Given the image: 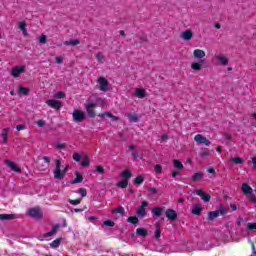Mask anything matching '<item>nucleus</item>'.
Listing matches in <instances>:
<instances>
[{
    "label": "nucleus",
    "instance_id": "1",
    "mask_svg": "<svg viewBox=\"0 0 256 256\" xmlns=\"http://www.w3.org/2000/svg\"><path fill=\"white\" fill-rule=\"evenodd\" d=\"M55 169H54V179H58L61 181V179L65 178V175H67V171H69V166H66L63 170H61V160L57 159L55 160Z\"/></svg>",
    "mask_w": 256,
    "mask_h": 256
},
{
    "label": "nucleus",
    "instance_id": "2",
    "mask_svg": "<svg viewBox=\"0 0 256 256\" xmlns=\"http://www.w3.org/2000/svg\"><path fill=\"white\" fill-rule=\"evenodd\" d=\"M227 212V208H225L223 205H220L218 210L208 212L207 220L214 221V219H217V217H223V215H227Z\"/></svg>",
    "mask_w": 256,
    "mask_h": 256
},
{
    "label": "nucleus",
    "instance_id": "3",
    "mask_svg": "<svg viewBox=\"0 0 256 256\" xmlns=\"http://www.w3.org/2000/svg\"><path fill=\"white\" fill-rule=\"evenodd\" d=\"M51 164V158L48 156H43L42 158H38L37 161V168L39 171H46V169H49V165Z\"/></svg>",
    "mask_w": 256,
    "mask_h": 256
},
{
    "label": "nucleus",
    "instance_id": "4",
    "mask_svg": "<svg viewBox=\"0 0 256 256\" xmlns=\"http://www.w3.org/2000/svg\"><path fill=\"white\" fill-rule=\"evenodd\" d=\"M85 112L82 110H74L72 113V119L74 123H83L86 119Z\"/></svg>",
    "mask_w": 256,
    "mask_h": 256
},
{
    "label": "nucleus",
    "instance_id": "5",
    "mask_svg": "<svg viewBox=\"0 0 256 256\" xmlns=\"http://www.w3.org/2000/svg\"><path fill=\"white\" fill-rule=\"evenodd\" d=\"M88 117L91 119H95L97 114L95 113V109H97V105L94 102L88 103L85 107Z\"/></svg>",
    "mask_w": 256,
    "mask_h": 256
},
{
    "label": "nucleus",
    "instance_id": "6",
    "mask_svg": "<svg viewBox=\"0 0 256 256\" xmlns=\"http://www.w3.org/2000/svg\"><path fill=\"white\" fill-rule=\"evenodd\" d=\"M194 141L198 145H206V147H210L211 146V141L207 140V137H205V136H203L201 134H197L194 137Z\"/></svg>",
    "mask_w": 256,
    "mask_h": 256
},
{
    "label": "nucleus",
    "instance_id": "7",
    "mask_svg": "<svg viewBox=\"0 0 256 256\" xmlns=\"http://www.w3.org/2000/svg\"><path fill=\"white\" fill-rule=\"evenodd\" d=\"M164 215L168 221H177V211L171 208L166 209Z\"/></svg>",
    "mask_w": 256,
    "mask_h": 256
},
{
    "label": "nucleus",
    "instance_id": "8",
    "mask_svg": "<svg viewBox=\"0 0 256 256\" xmlns=\"http://www.w3.org/2000/svg\"><path fill=\"white\" fill-rule=\"evenodd\" d=\"M98 83H99V89L100 91H103V92H107L109 91V81H107L105 79V77H99L98 78Z\"/></svg>",
    "mask_w": 256,
    "mask_h": 256
},
{
    "label": "nucleus",
    "instance_id": "9",
    "mask_svg": "<svg viewBox=\"0 0 256 256\" xmlns=\"http://www.w3.org/2000/svg\"><path fill=\"white\" fill-rule=\"evenodd\" d=\"M46 105H48V107H51L52 109H59L60 107H63V102L55 99H48L46 101Z\"/></svg>",
    "mask_w": 256,
    "mask_h": 256
},
{
    "label": "nucleus",
    "instance_id": "10",
    "mask_svg": "<svg viewBox=\"0 0 256 256\" xmlns=\"http://www.w3.org/2000/svg\"><path fill=\"white\" fill-rule=\"evenodd\" d=\"M28 214L30 217H33L34 219H41V217H43V212H41V209L39 208H31Z\"/></svg>",
    "mask_w": 256,
    "mask_h": 256
},
{
    "label": "nucleus",
    "instance_id": "11",
    "mask_svg": "<svg viewBox=\"0 0 256 256\" xmlns=\"http://www.w3.org/2000/svg\"><path fill=\"white\" fill-rule=\"evenodd\" d=\"M26 66H16L11 70L12 77H19L21 73H25Z\"/></svg>",
    "mask_w": 256,
    "mask_h": 256
},
{
    "label": "nucleus",
    "instance_id": "12",
    "mask_svg": "<svg viewBox=\"0 0 256 256\" xmlns=\"http://www.w3.org/2000/svg\"><path fill=\"white\" fill-rule=\"evenodd\" d=\"M5 165H7L8 167H10V169L12 171H14L15 173H21V168L18 167L17 164H15V162L9 160V159H5L4 160Z\"/></svg>",
    "mask_w": 256,
    "mask_h": 256
},
{
    "label": "nucleus",
    "instance_id": "13",
    "mask_svg": "<svg viewBox=\"0 0 256 256\" xmlns=\"http://www.w3.org/2000/svg\"><path fill=\"white\" fill-rule=\"evenodd\" d=\"M205 63L204 59H200L198 62H193L191 64V69H193V71H201Z\"/></svg>",
    "mask_w": 256,
    "mask_h": 256
},
{
    "label": "nucleus",
    "instance_id": "14",
    "mask_svg": "<svg viewBox=\"0 0 256 256\" xmlns=\"http://www.w3.org/2000/svg\"><path fill=\"white\" fill-rule=\"evenodd\" d=\"M203 211V205L200 203L194 204L192 208V215L201 216V212Z\"/></svg>",
    "mask_w": 256,
    "mask_h": 256
},
{
    "label": "nucleus",
    "instance_id": "15",
    "mask_svg": "<svg viewBox=\"0 0 256 256\" xmlns=\"http://www.w3.org/2000/svg\"><path fill=\"white\" fill-rule=\"evenodd\" d=\"M98 117H100V119H105V117H109L110 119H112V121H119V117L113 115L111 112H103L98 114Z\"/></svg>",
    "mask_w": 256,
    "mask_h": 256
},
{
    "label": "nucleus",
    "instance_id": "16",
    "mask_svg": "<svg viewBox=\"0 0 256 256\" xmlns=\"http://www.w3.org/2000/svg\"><path fill=\"white\" fill-rule=\"evenodd\" d=\"M181 38L183 41H191L193 39V31L191 30H186L181 33Z\"/></svg>",
    "mask_w": 256,
    "mask_h": 256
},
{
    "label": "nucleus",
    "instance_id": "17",
    "mask_svg": "<svg viewBox=\"0 0 256 256\" xmlns=\"http://www.w3.org/2000/svg\"><path fill=\"white\" fill-rule=\"evenodd\" d=\"M205 174H203V172H197L195 173L192 177H191V181L193 183H197L199 181H203V177Z\"/></svg>",
    "mask_w": 256,
    "mask_h": 256
},
{
    "label": "nucleus",
    "instance_id": "18",
    "mask_svg": "<svg viewBox=\"0 0 256 256\" xmlns=\"http://www.w3.org/2000/svg\"><path fill=\"white\" fill-rule=\"evenodd\" d=\"M206 53L201 49H195L193 52V57L195 59H203L205 57Z\"/></svg>",
    "mask_w": 256,
    "mask_h": 256
},
{
    "label": "nucleus",
    "instance_id": "19",
    "mask_svg": "<svg viewBox=\"0 0 256 256\" xmlns=\"http://www.w3.org/2000/svg\"><path fill=\"white\" fill-rule=\"evenodd\" d=\"M14 219H17L15 214H0V221H13Z\"/></svg>",
    "mask_w": 256,
    "mask_h": 256
},
{
    "label": "nucleus",
    "instance_id": "20",
    "mask_svg": "<svg viewBox=\"0 0 256 256\" xmlns=\"http://www.w3.org/2000/svg\"><path fill=\"white\" fill-rule=\"evenodd\" d=\"M242 193H244V195H251L253 193V188H251L249 184L244 183L242 184Z\"/></svg>",
    "mask_w": 256,
    "mask_h": 256
},
{
    "label": "nucleus",
    "instance_id": "21",
    "mask_svg": "<svg viewBox=\"0 0 256 256\" xmlns=\"http://www.w3.org/2000/svg\"><path fill=\"white\" fill-rule=\"evenodd\" d=\"M9 131H11V128H4L2 130V139H3V143L4 145H7V141H8V136H9Z\"/></svg>",
    "mask_w": 256,
    "mask_h": 256
},
{
    "label": "nucleus",
    "instance_id": "22",
    "mask_svg": "<svg viewBox=\"0 0 256 256\" xmlns=\"http://www.w3.org/2000/svg\"><path fill=\"white\" fill-rule=\"evenodd\" d=\"M151 213L155 217H161V215H163V208H161V207H154V208L151 209Z\"/></svg>",
    "mask_w": 256,
    "mask_h": 256
},
{
    "label": "nucleus",
    "instance_id": "23",
    "mask_svg": "<svg viewBox=\"0 0 256 256\" xmlns=\"http://www.w3.org/2000/svg\"><path fill=\"white\" fill-rule=\"evenodd\" d=\"M136 215L143 219V218L147 217V210H145V208L139 206L136 211Z\"/></svg>",
    "mask_w": 256,
    "mask_h": 256
},
{
    "label": "nucleus",
    "instance_id": "24",
    "mask_svg": "<svg viewBox=\"0 0 256 256\" xmlns=\"http://www.w3.org/2000/svg\"><path fill=\"white\" fill-rule=\"evenodd\" d=\"M76 178L71 182L72 185H77V183H83V175L79 172H75Z\"/></svg>",
    "mask_w": 256,
    "mask_h": 256
},
{
    "label": "nucleus",
    "instance_id": "25",
    "mask_svg": "<svg viewBox=\"0 0 256 256\" xmlns=\"http://www.w3.org/2000/svg\"><path fill=\"white\" fill-rule=\"evenodd\" d=\"M216 59H218L220 65H223V66L229 65V59H227L226 56L217 55Z\"/></svg>",
    "mask_w": 256,
    "mask_h": 256
},
{
    "label": "nucleus",
    "instance_id": "26",
    "mask_svg": "<svg viewBox=\"0 0 256 256\" xmlns=\"http://www.w3.org/2000/svg\"><path fill=\"white\" fill-rule=\"evenodd\" d=\"M136 235H138L139 237H147V235H149V232H147L145 228H137Z\"/></svg>",
    "mask_w": 256,
    "mask_h": 256
},
{
    "label": "nucleus",
    "instance_id": "27",
    "mask_svg": "<svg viewBox=\"0 0 256 256\" xmlns=\"http://www.w3.org/2000/svg\"><path fill=\"white\" fill-rule=\"evenodd\" d=\"M135 95L136 97H138V99H145L146 97L145 89H141V88L136 89Z\"/></svg>",
    "mask_w": 256,
    "mask_h": 256
},
{
    "label": "nucleus",
    "instance_id": "28",
    "mask_svg": "<svg viewBox=\"0 0 256 256\" xmlns=\"http://www.w3.org/2000/svg\"><path fill=\"white\" fill-rule=\"evenodd\" d=\"M81 43V41H79V39H70L68 41L64 42V45L69 46L72 45L73 47H76V45H79Z\"/></svg>",
    "mask_w": 256,
    "mask_h": 256
},
{
    "label": "nucleus",
    "instance_id": "29",
    "mask_svg": "<svg viewBox=\"0 0 256 256\" xmlns=\"http://www.w3.org/2000/svg\"><path fill=\"white\" fill-rule=\"evenodd\" d=\"M129 186V181L128 180H122V181H119L117 184H116V187H119V189H127V187Z\"/></svg>",
    "mask_w": 256,
    "mask_h": 256
},
{
    "label": "nucleus",
    "instance_id": "30",
    "mask_svg": "<svg viewBox=\"0 0 256 256\" xmlns=\"http://www.w3.org/2000/svg\"><path fill=\"white\" fill-rule=\"evenodd\" d=\"M132 173L129 171V170H124L122 173H121V177L126 180V181H129V179H131L132 177Z\"/></svg>",
    "mask_w": 256,
    "mask_h": 256
},
{
    "label": "nucleus",
    "instance_id": "31",
    "mask_svg": "<svg viewBox=\"0 0 256 256\" xmlns=\"http://www.w3.org/2000/svg\"><path fill=\"white\" fill-rule=\"evenodd\" d=\"M59 230V225L53 226L52 230L50 232H47L44 237H53Z\"/></svg>",
    "mask_w": 256,
    "mask_h": 256
},
{
    "label": "nucleus",
    "instance_id": "32",
    "mask_svg": "<svg viewBox=\"0 0 256 256\" xmlns=\"http://www.w3.org/2000/svg\"><path fill=\"white\" fill-rule=\"evenodd\" d=\"M112 213H118L119 215L123 216L125 215V208H123V206L116 207L112 209Z\"/></svg>",
    "mask_w": 256,
    "mask_h": 256
},
{
    "label": "nucleus",
    "instance_id": "33",
    "mask_svg": "<svg viewBox=\"0 0 256 256\" xmlns=\"http://www.w3.org/2000/svg\"><path fill=\"white\" fill-rule=\"evenodd\" d=\"M144 182H145V178L141 175L137 176L134 179V185H143Z\"/></svg>",
    "mask_w": 256,
    "mask_h": 256
},
{
    "label": "nucleus",
    "instance_id": "34",
    "mask_svg": "<svg viewBox=\"0 0 256 256\" xmlns=\"http://www.w3.org/2000/svg\"><path fill=\"white\" fill-rule=\"evenodd\" d=\"M127 223H131L132 225H137V223H139V218L137 216H130L127 219Z\"/></svg>",
    "mask_w": 256,
    "mask_h": 256
},
{
    "label": "nucleus",
    "instance_id": "35",
    "mask_svg": "<svg viewBox=\"0 0 256 256\" xmlns=\"http://www.w3.org/2000/svg\"><path fill=\"white\" fill-rule=\"evenodd\" d=\"M59 245H61V238H58V239L52 241V243H50V247L52 249H57L59 247Z\"/></svg>",
    "mask_w": 256,
    "mask_h": 256
},
{
    "label": "nucleus",
    "instance_id": "36",
    "mask_svg": "<svg viewBox=\"0 0 256 256\" xmlns=\"http://www.w3.org/2000/svg\"><path fill=\"white\" fill-rule=\"evenodd\" d=\"M18 93H21L22 95L27 96V95H29V89H28V88H25V87H23V86H20V87L18 88Z\"/></svg>",
    "mask_w": 256,
    "mask_h": 256
},
{
    "label": "nucleus",
    "instance_id": "37",
    "mask_svg": "<svg viewBox=\"0 0 256 256\" xmlns=\"http://www.w3.org/2000/svg\"><path fill=\"white\" fill-rule=\"evenodd\" d=\"M232 163H235L236 165H243V158L241 157H234L231 158Z\"/></svg>",
    "mask_w": 256,
    "mask_h": 256
},
{
    "label": "nucleus",
    "instance_id": "38",
    "mask_svg": "<svg viewBox=\"0 0 256 256\" xmlns=\"http://www.w3.org/2000/svg\"><path fill=\"white\" fill-rule=\"evenodd\" d=\"M128 118L130 119V121H132V123H137L139 121V117H137L136 114H128Z\"/></svg>",
    "mask_w": 256,
    "mask_h": 256
},
{
    "label": "nucleus",
    "instance_id": "39",
    "mask_svg": "<svg viewBox=\"0 0 256 256\" xmlns=\"http://www.w3.org/2000/svg\"><path fill=\"white\" fill-rule=\"evenodd\" d=\"M82 167H89V156L84 155V160L80 163Z\"/></svg>",
    "mask_w": 256,
    "mask_h": 256
},
{
    "label": "nucleus",
    "instance_id": "40",
    "mask_svg": "<svg viewBox=\"0 0 256 256\" xmlns=\"http://www.w3.org/2000/svg\"><path fill=\"white\" fill-rule=\"evenodd\" d=\"M173 163L176 169H183V163L180 160H174Z\"/></svg>",
    "mask_w": 256,
    "mask_h": 256
},
{
    "label": "nucleus",
    "instance_id": "41",
    "mask_svg": "<svg viewBox=\"0 0 256 256\" xmlns=\"http://www.w3.org/2000/svg\"><path fill=\"white\" fill-rule=\"evenodd\" d=\"M54 97H55L56 99H65V92H61V91L56 92L55 95H54Z\"/></svg>",
    "mask_w": 256,
    "mask_h": 256
},
{
    "label": "nucleus",
    "instance_id": "42",
    "mask_svg": "<svg viewBox=\"0 0 256 256\" xmlns=\"http://www.w3.org/2000/svg\"><path fill=\"white\" fill-rule=\"evenodd\" d=\"M154 171L159 175V174L163 173V167L161 165L157 164L154 167Z\"/></svg>",
    "mask_w": 256,
    "mask_h": 256
},
{
    "label": "nucleus",
    "instance_id": "43",
    "mask_svg": "<svg viewBox=\"0 0 256 256\" xmlns=\"http://www.w3.org/2000/svg\"><path fill=\"white\" fill-rule=\"evenodd\" d=\"M78 193L81 195V197H87V189L85 188H79Z\"/></svg>",
    "mask_w": 256,
    "mask_h": 256
},
{
    "label": "nucleus",
    "instance_id": "44",
    "mask_svg": "<svg viewBox=\"0 0 256 256\" xmlns=\"http://www.w3.org/2000/svg\"><path fill=\"white\" fill-rule=\"evenodd\" d=\"M159 237H161V228L159 227V224H158L155 230V238L159 239Z\"/></svg>",
    "mask_w": 256,
    "mask_h": 256
},
{
    "label": "nucleus",
    "instance_id": "45",
    "mask_svg": "<svg viewBox=\"0 0 256 256\" xmlns=\"http://www.w3.org/2000/svg\"><path fill=\"white\" fill-rule=\"evenodd\" d=\"M18 29H20V31H25L27 29V23L25 22H20L18 24Z\"/></svg>",
    "mask_w": 256,
    "mask_h": 256
},
{
    "label": "nucleus",
    "instance_id": "46",
    "mask_svg": "<svg viewBox=\"0 0 256 256\" xmlns=\"http://www.w3.org/2000/svg\"><path fill=\"white\" fill-rule=\"evenodd\" d=\"M39 43H41L42 45H45V43H47V36L46 35H41L39 37Z\"/></svg>",
    "mask_w": 256,
    "mask_h": 256
},
{
    "label": "nucleus",
    "instance_id": "47",
    "mask_svg": "<svg viewBox=\"0 0 256 256\" xmlns=\"http://www.w3.org/2000/svg\"><path fill=\"white\" fill-rule=\"evenodd\" d=\"M148 191L151 193V195H157V193H159V190L155 187L148 188Z\"/></svg>",
    "mask_w": 256,
    "mask_h": 256
},
{
    "label": "nucleus",
    "instance_id": "48",
    "mask_svg": "<svg viewBox=\"0 0 256 256\" xmlns=\"http://www.w3.org/2000/svg\"><path fill=\"white\" fill-rule=\"evenodd\" d=\"M202 200H204L205 203H209V201H211V195L203 194Z\"/></svg>",
    "mask_w": 256,
    "mask_h": 256
},
{
    "label": "nucleus",
    "instance_id": "49",
    "mask_svg": "<svg viewBox=\"0 0 256 256\" xmlns=\"http://www.w3.org/2000/svg\"><path fill=\"white\" fill-rule=\"evenodd\" d=\"M104 225L106 227H115V222H113L111 220H106V221H104Z\"/></svg>",
    "mask_w": 256,
    "mask_h": 256
},
{
    "label": "nucleus",
    "instance_id": "50",
    "mask_svg": "<svg viewBox=\"0 0 256 256\" xmlns=\"http://www.w3.org/2000/svg\"><path fill=\"white\" fill-rule=\"evenodd\" d=\"M27 129V126L25 124H20L16 126V131H25Z\"/></svg>",
    "mask_w": 256,
    "mask_h": 256
},
{
    "label": "nucleus",
    "instance_id": "51",
    "mask_svg": "<svg viewBox=\"0 0 256 256\" xmlns=\"http://www.w3.org/2000/svg\"><path fill=\"white\" fill-rule=\"evenodd\" d=\"M96 171L100 175H103V173H105V168H103V166H96Z\"/></svg>",
    "mask_w": 256,
    "mask_h": 256
},
{
    "label": "nucleus",
    "instance_id": "52",
    "mask_svg": "<svg viewBox=\"0 0 256 256\" xmlns=\"http://www.w3.org/2000/svg\"><path fill=\"white\" fill-rule=\"evenodd\" d=\"M73 159H74V161H77V162L81 161V154L74 153L73 154Z\"/></svg>",
    "mask_w": 256,
    "mask_h": 256
},
{
    "label": "nucleus",
    "instance_id": "53",
    "mask_svg": "<svg viewBox=\"0 0 256 256\" xmlns=\"http://www.w3.org/2000/svg\"><path fill=\"white\" fill-rule=\"evenodd\" d=\"M210 153L209 150L205 149L202 152H200L201 157H209Z\"/></svg>",
    "mask_w": 256,
    "mask_h": 256
},
{
    "label": "nucleus",
    "instance_id": "54",
    "mask_svg": "<svg viewBox=\"0 0 256 256\" xmlns=\"http://www.w3.org/2000/svg\"><path fill=\"white\" fill-rule=\"evenodd\" d=\"M70 205H79L81 203V199H75L69 201Z\"/></svg>",
    "mask_w": 256,
    "mask_h": 256
},
{
    "label": "nucleus",
    "instance_id": "55",
    "mask_svg": "<svg viewBox=\"0 0 256 256\" xmlns=\"http://www.w3.org/2000/svg\"><path fill=\"white\" fill-rule=\"evenodd\" d=\"M223 138L226 139L227 141H231L232 136H231V134H229V133H224V134H223Z\"/></svg>",
    "mask_w": 256,
    "mask_h": 256
},
{
    "label": "nucleus",
    "instance_id": "56",
    "mask_svg": "<svg viewBox=\"0 0 256 256\" xmlns=\"http://www.w3.org/2000/svg\"><path fill=\"white\" fill-rule=\"evenodd\" d=\"M251 247H252V254H251V256H256L255 243L251 242Z\"/></svg>",
    "mask_w": 256,
    "mask_h": 256
},
{
    "label": "nucleus",
    "instance_id": "57",
    "mask_svg": "<svg viewBox=\"0 0 256 256\" xmlns=\"http://www.w3.org/2000/svg\"><path fill=\"white\" fill-rule=\"evenodd\" d=\"M36 124L38 125V127H45V121L43 120H37Z\"/></svg>",
    "mask_w": 256,
    "mask_h": 256
},
{
    "label": "nucleus",
    "instance_id": "58",
    "mask_svg": "<svg viewBox=\"0 0 256 256\" xmlns=\"http://www.w3.org/2000/svg\"><path fill=\"white\" fill-rule=\"evenodd\" d=\"M196 195H198L199 197H202L203 195H205V193L203 192L202 189H198L195 191Z\"/></svg>",
    "mask_w": 256,
    "mask_h": 256
},
{
    "label": "nucleus",
    "instance_id": "59",
    "mask_svg": "<svg viewBox=\"0 0 256 256\" xmlns=\"http://www.w3.org/2000/svg\"><path fill=\"white\" fill-rule=\"evenodd\" d=\"M96 59H97L98 61H103V59H104L103 54L97 53V54H96Z\"/></svg>",
    "mask_w": 256,
    "mask_h": 256
},
{
    "label": "nucleus",
    "instance_id": "60",
    "mask_svg": "<svg viewBox=\"0 0 256 256\" xmlns=\"http://www.w3.org/2000/svg\"><path fill=\"white\" fill-rule=\"evenodd\" d=\"M57 149H65V147H67V145L63 144V143H58L56 145Z\"/></svg>",
    "mask_w": 256,
    "mask_h": 256
},
{
    "label": "nucleus",
    "instance_id": "61",
    "mask_svg": "<svg viewBox=\"0 0 256 256\" xmlns=\"http://www.w3.org/2000/svg\"><path fill=\"white\" fill-rule=\"evenodd\" d=\"M140 207H142V209H145V207H149V202H147V201H142V204H141V206Z\"/></svg>",
    "mask_w": 256,
    "mask_h": 256
},
{
    "label": "nucleus",
    "instance_id": "62",
    "mask_svg": "<svg viewBox=\"0 0 256 256\" xmlns=\"http://www.w3.org/2000/svg\"><path fill=\"white\" fill-rule=\"evenodd\" d=\"M55 61H56V63H58L59 65H61V63H63V58H61V57H56V58H55Z\"/></svg>",
    "mask_w": 256,
    "mask_h": 256
},
{
    "label": "nucleus",
    "instance_id": "63",
    "mask_svg": "<svg viewBox=\"0 0 256 256\" xmlns=\"http://www.w3.org/2000/svg\"><path fill=\"white\" fill-rule=\"evenodd\" d=\"M250 201L252 203H255V205H256V197H255V195H253V194L250 195Z\"/></svg>",
    "mask_w": 256,
    "mask_h": 256
},
{
    "label": "nucleus",
    "instance_id": "64",
    "mask_svg": "<svg viewBox=\"0 0 256 256\" xmlns=\"http://www.w3.org/2000/svg\"><path fill=\"white\" fill-rule=\"evenodd\" d=\"M252 167L253 169H256V157L252 158Z\"/></svg>",
    "mask_w": 256,
    "mask_h": 256
}]
</instances>
